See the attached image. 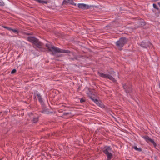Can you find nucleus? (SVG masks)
I'll return each mask as SVG.
<instances>
[{"instance_id": "obj_5", "label": "nucleus", "mask_w": 160, "mask_h": 160, "mask_svg": "<svg viewBox=\"0 0 160 160\" xmlns=\"http://www.w3.org/2000/svg\"><path fill=\"white\" fill-rule=\"evenodd\" d=\"M98 74L101 77L106 78H108L113 82H115V78L112 76L108 74H105L102 72H98Z\"/></svg>"}, {"instance_id": "obj_18", "label": "nucleus", "mask_w": 160, "mask_h": 160, "mask_svg": "<svg viewBox=\"0 0 160 160\" xmlns=\"http://www.w3.org/2000/svg\"><path fill=\"white\" fill-rule=\"evenodd\" d=\"M5 4L2 0H0V6H3Z\"/></svg>"}, {"instance_id": "obj_9", "label": "nucleus", "mask_w": 160, "mask_h": 160, "mask_svg": "<svg viewBox=\"0 0 160 160\" xmlns=\"http://www.w3.org/2000/svg\"><path fill=\"white\" fill-rule=\"evenodd\" d=\"M151 45V43L149 41L147 42L142 41L140 44L141 47L144 48H147L148 47H150Z\"/></svg>"}, {"instance_id": "obj_10", "label": "nucleus", "mask_w": 160, "mask_h": 160, "mask_svg": "<svg viewBox=\"0 0 160 160\" xmlns=\"http://www.w3.org/2000/svg\"><path fill=\"white\" fill-rule=\"evenodd\" d=\"M128 42V39L124 37L121 38V48H122ZM122 49L121 48V50Z\"/></svg>"}, {"instance_id": "obj_7", "label": "nucleus", "mask_w": 160, "mask_h": 160, "mask_svg": "<svg viewBox=\"0 0 160 160\" xmlns=\"http://www.w3.org/2000/svg\"><path fill=\"white\" fill-rule=\"evenodd\" d=\"M143 138L148 143L150 142L153 145L154 147L156 148L157 146V144L156 143L154 142L153 139L150 138L148 135L143 136Z\"/></svg>"}, {"instance_id": "obj_25", "label": "nucleus", "mask_w": 160, "mask_h": 160, "mask_svg": "<svg viewBox=\"0 0 160 160\" xmlns=\"http://www.w3.org/2000/svg\"><path fill=\"white\" fill-rule=\"evenodd\" d=\"M36 96H36V95H34V99H36Z\"/></svg>"}, {"instance_id": "obj_22", "label": "nucleus", "mask_w": 160, "mask_h": 160, "mask_svg": "<svg viewBox=\"0 0 160 160\" xmlns=\"http://www.w3.org/2000/svg\"><path fill=\"white\" fill-rule=\"evenodd\" d=\"M80 101L82 103L83 102H84L85 101L84 99L82 98L80 99Z\"/></svg>"}, {"instance_id": "obj_16", "label": "nucleus", "mask_w": 160, "mask_h": 160, "mask_svg": "<svg viewBox=\"0 0 160 160\" xmlns=\"http://www.w3.org/2000/svg\"><path fill=\"white\" fill-rule=\"evenodd\" d=\"M116 44L117 47L119 48L120 47V39L116 42Z\"/></svg>"}, {"instance_id": "obj_23", "label": "nucleus", "mask_w": 160, "mask_h": 160, "mask_svg": "<svg viewBox=\"0 0 160 160\" xmlns=\"http://www.w3.org/2000/svg\"><path fill=\"white\" fill-rule=\"evenodd\" d=\"M12 28H9V27H8V30L9 31H12Z\"/></svg>"}, {"instance_id": "obj_12", "label": "nucleus", "mask_w": 160, "mask_h": 160, "mask_svg": "<svg viewBox=\"0 0 160 160\" xmlns=\"http://www.w3.org/2000/svg\"><path fill=\"white\" fill-rule=\"evenodd\" d=\"M63 3L66 5L71 4L74 6L76 5V4L74 2L73 0H64Z\"/></svg>"}, {"instance_id": "obj_24", "label": "nucleus", "mask_w": 160, "mask_h": 160, "mask_svg": "<svg viewBox=\"0 0 160 160\" xmlns=\"http://www.w3.org/2000/svg\"><path fill=\"white\" fill-rule=\"evenodd\" d=\"M2 27L4 28H5V29H8V27H7V26H2Z\"/></svg>"}, {"instance_id": "obj_17", "label": "nucleus", "mask_w": 160, "mask_h": 160, "mask_svg": "<svg viewBox=\"0 0 160 160\" xmlns=\"http://www.w3.org/2000/svg\"><path fill=\"white\" fill-rule=\"evenodd\" d=\"M153 7H154V8H155V9H157V10H159V8L157 6V5L156 4H155V3H153Z\"/></svg>"}, {"instance_id": "obj_1", "label": "nucleus", "mask_w": 160, "mask_h": 160, "mask_svg": "<svg viewBox=\"0 0 160 160\" xmlns=\"http://www.w3.org/2000/svg\"><path fill=\"white\" fill-rule=\"evenodd\" d=\"M46 46L48 48L49 51L52 52V54L53 55H55L56 52L70 53L72 55L74 54V53L72 52L71 53V51L70 50L61 49L54 46L52 45L50 42L46 44Z\"/></svg>"}, {"instance_id": "obj_13", "label": "nucleus", "mask_w": 160, "mask_h": 160, "mask_svg": "<svg viewBox=\"0 0 160 160\" xmlns=\"http://www.w3.org/2000/svg\"><path fill=\"white\" fill-rule=\"evenodd\" d=\"M94 96V94H92L91 93L89 95V98L98 104V101L97 99L95 98Z\"/></svg>"}, {"instance_id": "obj_8", "label": "nucleus", "mask_w": 160, "mask_h": 160, "mask_svg": "<svg viewBox=\"0 0 160 160\" xmlns=\"http://www.w3.org/2000/svg\"><path fill=\"white\" fill-rule=\"evenodd\" d=\"M34 94L36 95L38 98L39 101L42 104L43 103V102L40 93L37 90H35L34 91Z\"/></svg>"}, {"instance_id": "obj_21", "label": "nucleus", "mask_w": 160, "mask_h": 160, "mask_svg": "<svg viewBox=\"0 0 160 160\" xmlns=\"http://www.w3.org/2000/svg\"><path fill=\"white\" fill-rule=\"evenodd\" d=\"M71 114V112H64L63 113L64 115H67Z\"/></svg>"}, {"instance_id": "obj_20", "label": "nucleus", "mask_w": 160, "mask_h": 160, "mask_svg": "<svg viewBox=\"0 0 160 160\" xmlns=\"http://www.w3.org/2000/svg\"><path fill=\"white\" fill-rule=\"evenodd\" d=\"M16 72V69H13L11 72V74H13Z\"/></svg>"}, {"instance_id": "obj_3", "label": "nucleus", "mask_w": 160, "mask_h": 160, "mask_svg": "<svg viewBox=\"0 0 160 160\" xmlns=\"http://www.w3.org/2000/svg\"><path fill=\"white\" fill-rule=\"evenodd\" d=\"M103 152L107 157V160H111L112 154V150L110 147H105L104 148Z\"/></svg>"}, {"instance_id": "obj_4", "label": "nucleus", "mask_w": 160, "mask_h": 160, "mask_svg": "<svg viewBox=\"0 0 160 160\" xmlns=\"http://www.w3.org/2000/svg\"><path fill=\"white\" fill-rule=\"evenodd\" d=\"M135 19H136L137 21L135 22L136 24H135L134 26L131 28V29H132L135 30L137 28L144 26L145 25V22L143 21V20L142 19H139L137 18H136Z\"/></svg>"}, {"instance_id": "obj_6", "label": "nucleus", "mask_w": 160, "mask_h": 160, "mask_svg": "<svg viewBox=\"0 0 160 160\" xmlns=\"http://www.w3.org/2000/svg\"><path fill=\"white\" fill-rule=\"evenodd\" d=\"M122 86L123 89L128 94H130L132 92V88L130 85H128L126 84H122Z\"/></svg>"}, {"instance_id": "obj_15", "label": "nucleus", "mask_w": 160, "mask_h": 160, "mask_svg": "<svg viewBox=\"0 0 160 160\" xmlns=\"http://www.w3.org/2000/svg\"><path fill=\"white\" fill-rule=\"evenodd\" d=\"M38 120V117H35L33 118L32 119V121L34 123L37 122Z\"/></svg>"}, {"instance_id": "obj_26", "label": "nucleus", "mask_w": 160, "mask_h": 160, "mask_svg": "<svg viewBox=\"0 0 160 160\" xmlns=\"http://www.w3.org/2000/svg\"><path fill=\"white\" fill-rule=\"evenodd\" d=\"M70 59H72V60H73V59H73V58H71Z\"/></svg>"}, {"instance_id": "obj_14", "label": "nucleus", "mask_w": 160, "mask_h": 160, "mask_svg": "<svg viewBox=\"0 0 160 160\" xmlns=\"http://www.w3.org/2000/svg\"><path fill=\"white\" fill-rule=\"evenodd\" d=\"M133 148H134L135 150H136L137 151H138L139 152H141V151H142V149L141 148H138L136 146H134L133 147Z\"/></svg>"}, {"instance_id": "obj_11", "label": "nucleus", "mask_w": 160, "mask_h": 160, "mask_svg": "<svg viewBox=\"0 0 160 160\" xmlns=\"http://www.w3.org/2000/svg\"><path fill=\"white\" fill-rule=\"evenodd\" d=\"M78 7L79 8L84 10L89 9L90 7L89 5L84 3L78 4Z\"/></svg>"}, {"instance_id": "obj_2", "label": "nucleus", "mask_w": 160, "mask_h": 160, "mask_svg": "<svg viewBox=\"0 0 160 160\" xmlns=\"http://www.w3.org/2000/svg\"><path fill=\"white\" fill-rule=\"evenodd\" d=\"M28 41L35 45V46L38 48H41L42 47V43L40 42L38 39L35 38L28 37Z\"/></svg>"}, {"instance_id": "obj_19", "label": "nucleus", "mask_w": 160, "mask_h": 160, "mask_svg": "<svg viewBox=\"0 0 160 160\" xmlns=\"http://www.w3.org/2000/svg\"><path fill=\"white\" fill-rule=\"evenodd\" d=\"M12 31L15 33H19V31L18 30L16 29H12Z\"/></svg>"}]
</instances>
